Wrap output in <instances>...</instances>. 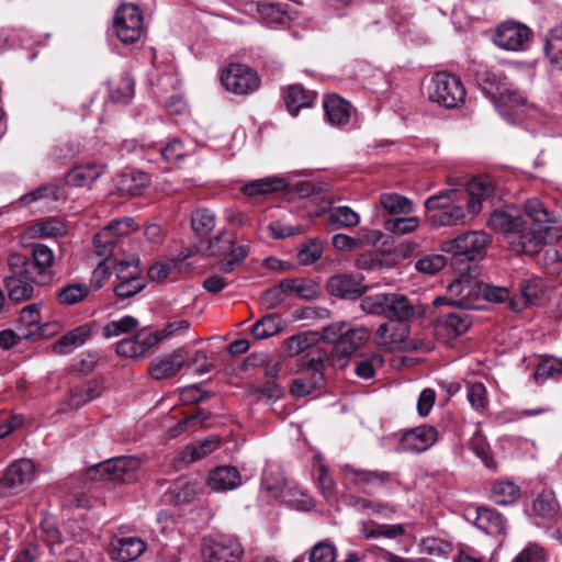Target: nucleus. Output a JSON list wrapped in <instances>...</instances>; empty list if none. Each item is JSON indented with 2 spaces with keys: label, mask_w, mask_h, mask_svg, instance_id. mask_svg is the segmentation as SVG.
<instances>
[{
  "label": "nucleus",
  "mask_w": 562,
  "mask_h": 562,
  "mask_svg": "<svg viewBox=\"0 0 562 562\" xmlns=\"http://www.w3.org/2000/svg\"><path fill=\"white\" fill-rule=\"evenodd\" d=\"M531 31L515 22H505L501 24L494 34V43L499 48L506 50H521L525 49L530 41Z\"/></svg>",
  "instance_id": "nucleus-18"
},
{
  "label": "nucleus",
  "mask_w": 562,
  "mask_h": 562,
  "mask_svg": "<svg viewBox=\"0 0 562 562\" xmlns=\"http://www.w3.org/2000/svg\"><path fill=\"white\" fill-rule=\"evenodd\" d=\"M533 378L537 383H559L562 381V359L543 355L538 357Z\"/></svg>",
  "instance_id": "nucleus-26"
},
{
  "label": "nucleus",
  "mask_w": 562,
  "mask_h": 562,
  "mask_svg": "<svg viewBox=\"0 0 562 562\" xmlns=\"http://www.w3.org/2000/svg\"><path fill=\"white\" fill-rule=\"evenodd\" d=\"M91 336V328L89 325L78 326L63 337H60L54 345L53 350L57 355H66L82 346Z\"/></svg>",
  "instance_id": "nucleus-31"
},
{
  "label": "nucleus",
  "mask_w": 562,
  "mask_h": 562,
  "mask_svg": "<svg viewBox=\"0 0 562 562\" xmlns=\"http://www.w3.org/2000/svg\"><path fill=\"white\" fill-rule=\"evenodd\" d=\"M100 395V389H70L66 405L70 409H76Z\"/></svg>",
  "instance_id": "nucleus-61"
},
{
  "label": "nucleus",
  "mask_w": 562,
  "mask_h": 562,
  "mask_svg": "<svg viewBox=\"0 0 562 562\" xmlns=\"http://www.w3.org/2000/svg\"><path fill=\"white\" fill-rule=\"evenodd\" d=\"M9 274L5 278V288L9 299L20 303L31 299L33 294V279L29 272V261L24 255L12 254L8 258Z\"/></svg>",
  "instance_id": "nucleus-6"
},
{
  "label": "nucleus",
  "mask_w": 562,
  "mask_h": 562,
  "mask_svg": "<svg viewBox=\"0 0 562 562\" xmlns=\"http://www.w3.org/2000/svg\"><path fill=\"white\" fill-rule=\"evenodd\" d=\"M380 203L390 214H409L413 212L412 202L397 193H383Z\"/></svg>",
  "instance_id": "nucleus-53"
},
{
  "label": "nucleus",
  "mask_w": 562,
  "mask_h": 562,
  "mask_svg": "<svg viewBox=\"0 0 562 562\" xmlns=\"http://www.w3.org/2000/svg\"><path fill=\"white\" fill-rule=\"evenodd\" d=\"M520 496V488L513 482L496 481L492 483L490 498L498 505L515 503Z\"/></svg>",
  "instance_id": "nucleus-42"
},
{
  "label": "nucleus",
  "mask_w": 562,
  "mask_h": 562,
  "mask_svg": "<svg viewBox=\"0 0 562 562\" xmlns=\"http://www.w3.org/2000/svg\"><path fill=\"white\" fill-rule=\"evenodd\" d=\"M259 15L268 23L281 24L286 20V13L281 4L262 2L258 4Z\"/></svg>",
  "instance_id": "nucleus-62"
},
{
  "label": "nucleus",
  "mask_w": 562,
  "mask_h": 562,
  "mask_svg": "<svg viewBox=\"0 0 562 562\" xmlns=\"http://www.w3.org/2000/svg\"><path fill=\"white\" fill-rule=\"evenodd\" d=\"M113 27L123 44L136 43L144 31L142 11L137 5L122 4L115 12Z\"/></svg>",
  "instance_id": "nucleus-11"
},
{
  "label": "nucleus",
  "mask_w": 562,
  "mask_h": 562,
  "mask_svg": "<svg viewBox=\"0 0 562 562\" xmlns=\"http://www.w3.org/2000/svg\"><path fill=\"white\" fill-rule=\"evenodd\" d=\"M104 170V165L97 162L78 165L66 173L65 181L68 186L86 187L97 180Z\"/></svg>",
  "instance_id": "nucleus-28"
},
{
  "label": "nucleus",
  "mask_w": 562,
  "mask_h": 562,
  "mask_svg": "<svg viewBox=\"0 0 562 562\" xmlns=\"http://www.w3.org/2000/svg\"><path fill=\"white\" fill-rule=\"evenodd\" d=\"M409 328L406 324L390 321L381 324L373 337L376 347L385 351H401L406 349L430 351L434 348L432 341L427 342L408 341Z\"/></svg>",
  "instance_id": "nucleus-4"
},
{
  "label": "nucleus",
  "mask_w": 562,
  "mask_h": 562,
  "mask_svg": "<svg viewBox=\"0 0 562 562\" xmlns=\"http://www.w3.org/2000/svg\"><path fill=\"white\" fill-rule=\"evenodd\" d=\"M469 315L464 311L441 316L437 323V331L447 339H453L464 334L470 327Z\"/></svg>",
  "instance_id": "nucleus-27"
},
{
  "label": "nucleus",
  "mask_w": 562,
  "mask_h": 562,
  "mask_svg": "<svg viewBox=\"0 0 562 562\" xmlns=\"http://www.w3.org/2000/svg\"><path fill=\"white\" fill-rule=\"evenodd\" d=\"M91 293V288L83 283H68L56 293V300L61 305H75L86 300Z\"/></svg>",
  "instance_id": "nucleus-45"
},
{
  "label": "nucleus",
  "mask_w": 562,
  "mask_h": 562,
  "mask_svg": "<svg viewBox=\"0 0 562 562\" xmlns=\"http://www.w3.org/2000/svg\"><path fill=\"white\" fill-rule=\"evenodd\" d=\"M324 110L328 121L336 126L347 124L351 117V105L337 94L326 98Z\"/></svg>",
  "instance_id": "nucleus-32"
},
{
  "label": "nucleus",
  "mask_w": 562,
  "mask_h": 562,
  "mask_svg": "<svg viewBox=\"0 0 562 562\" xmlns=\"http://www.w3.org/2000/svg\"><path fill=\"white\" fill-rule=\"evenodd\" d=\"M158 331L149 328H143L131 338L117 341L115 351L124 358L137 359L144 358L158 345Z\"/></svg>",
  "instance_id": "nucleus-12"
},
{
  "label": "nucleus",
  "mask_w": 562,
  "mask_h": 562,
  "mask_svg": "<svg viewBox=\"0 0 562 562\" xmlns=\"http://www.w3.org/2000/svg\"><path fill=\"white\" fill-rule=\"evenodd\" d=\"M419 226L418 217H398L387 220L384 223V228L395 235H406L415 232Z\"/></svg>",
  "instance_id": "nucleus-60"
},
{
  "label": "nucleus",
  "mask_w": 562,
  "mask_h": 562,
  "mask_svg": "<svg viewBox=\"0 0 562 562\" xmlns=\"http://www.w3.org/2000/svg\"><path fill=\"white\" fill-rule=\"evenodd\" d=\"M428 99L447 109H456L465 100V88L460 78L446 71L437 72L427 87Z\"/></svg>",
  "instance_id": "nucleus-5"
},
{
  "label": "nucleus",
  "mask_w": 562,
  "mask_h": 562,
  "mask_svg": "<svg viewBox=\"0 0 562 562\" xmlns=\"http://www.w3.org/2000/svg\"><path fill=\"white\" fill-rule=\"evenodd\" d=\"M137 469L138 461L135 458L117 457L99 463L90 470V473L99 475L102 480L127 482L134 479Z\"/></svg>",
  "instance_id": "nucleus-14"
},
{
  "label": "nucleus",
  "mask_w": 562,
  "mask_h": 562,
  "mask_svg": "<svg viewBox=\"0 0 562 562\" xmlns=\"http://www.w3.org/2000/svg\"><path fill=\"white\" fill-rule=\"evenodd\" d=\"M66 233V224L56 217L36 221L26 229V235L30 238H55L64 236Z\"/></svg>",
  "instance_id": "nucleus-33"
},
{
  "label": "nucleus",
  "mask_w": 562,
  "mask_h": 562,
  "mask_svg": "<svg viewBox=\"0 0 562 562\" xmlns=\"http://www.w3.org/2000/svg\"><path fill=\"white\" fill-rule=\"evenodd\" d=\"M476 80L484 93L494 100H497L509 89L507 78L503 74L490 69L477 71Z\"/></svg>",
  "instance_id": "nucleus-29"
},
{
  "label": "nucleus",
  "mask_w": 562,
  "mask_h": 562,
  "mask_svg": "<svg viewBox=\"0 0 562 562\" xmlns=\"http://www.w3.org/2000/svg\"><path fill=\"white\" fill-rule=\"evenodd\" d=\"M285 290L289 295H296L303 300H313L318 296V285L310 279H285Z\"/></svg>",
  "instance_id": "nucleus-51"
},
{
  "label": "nucleus",
  "mask_w": 562,
  "mask_h": 562,
  "mask_svg": "<svg viewBox=\"0 0 562 562\" xmlns=\"http://www.w3.org/2000/svg\"><path fill=\"white\" fill-rule=\"evenodd\" d=\"M220 443L221 439L218 436H210L198 445H189L183 449L181 460L184 463L199 461L215 451Z\"/></svg>",
  "instance_id": "nucleus-40"
},
{
  "label": "nucleus",
  "mask_w": 562,
  "mask_h": 562,
  "mask_svg": "<svg viewBox=\"0 0 562 562\" xmlns=\"http://www.w3.org/2000/svg\"><path fill=\"white\" fill-rule=\"evenodd\" d=\"M544 53L550 64L562 70V26L553 27L546 37Z\"/></svg>",
  "instance_id": "nucleus-44"
},
{
  "label": "nucleus",
  "mask_w": 562,
  "mask_h": 562,
  "mask_svg": "<svg viewBox=\"0 0 562 562\" xmlns=\"http://www.w3.org/2000/svg\"><path fill=\"white\" fill-rule=\"evenodd\" d=\"M315 98L314 91L306 90L299 83L291 85L283 90V101L292 116H296L300 110L312 106Z\"/></svg>",
  "instance_id": "nucleus-23"
},
{
  "label": "nucleus",
  "mask_w": 562,
  "mask_h": 562,
  "mask_svg": "<svg viewBox=\"0 0 562 562\" xmlns=\"http://www.w3.org/2000/svg\"><path fill=\"white\" fill-rule=\"evenodd\" d=\"M187 361V356L182 349L175 350L172 353L155 359L148 372L155 381H161L175 376Z\"/></svg>",
  "instance_id": "nucleus-21"
},
{
  "label": "nucleus",
  "mask_w": 562,
  "mask_h": 562,
  "mask_svg": "<svg viewBox=\"0 0 562 562\" xmlns=\"http://www.w3.org/2000/svg\"><path fill=\"white\" fill-rule=\"evenodd\" d=\"M532 514L541 521H552L559 514V504L552 492L539 494L532 502Z\"/></svg>",
  "instance_id": "nucleus-38"
},
{
  "label": "nucleus",
  "mask_w": 562,
  "mask_h": 562,
  "mask_svg": "<svg viewBox=\"0 0 562 562\" xmlns=\"http://www.w3.org/2000/svg\"><path fill=\"white\" fill-rule=\"evenodd\" d=\"M283 328V322L278 314H269L257 321L252 328L251 334L257 339L269 338Z\"/></svg>",
  "instance_id": "nucleus-49"
},
{
  "label": "nucleus",
  "mask_w": 562,
  "mask_h": 562,
  "mask_svg": "<svg viewBox=\"0 0 562 562\" xmlns=\"http://www.w3.org/2000/svg\"><path fill=\"white\" fill-rule=\"evenodd\" d=\"M405 533V529L402 525H386V524H363L361 528V535L364 539H374L379 537H385L394 539Z\"/></svg>",
  "instance_id": "nucleus-47"
},
{
  "label": "nucleus",
  "mask_w": 562,
  "mask_h": 562,
  "mask_svg": "<svg viewBox=\"0 0 562 562\" xmlns=\"http://www.w3.org/2000/svg\"><path fill=\"white\" fill-rule=\"evenodd\" d=\"M198 493L196 484L179 480L171 483L165 494L167 501L175 505H182L192 502Z\"/></svg>",
  "instance_id": "nucleus-39"
},
{
  "label": "nucleus",
  "mask_w": 562,
  "mask_h": 562,
  "mask_svg": "<svg viewBox=\"0 0 562 562\" xmlns=\"http://www.w3.org/2000/svg\"><path fill=\"white\" fill-rule=\"evenodd\" d=\"M488 243L490 236L486 233L468 232L457 238L442 241L440 249L453 255L457 260L465 258L473 261L485 255Z\"/></svg>",
  "instance_id": "nucleus-9"
},
{
  "label": "nucleus",
  "mask_w": 562,
  "mask_h": 562,
  "mask_svg": "<svg viewBox=\"0 0 562 562\" xmlns=\"http://www.w3.org/2000/svg\"><path fill=\"white\" fill-rule=\"evenodd\" d=\"M286 182L280 177H266L250 181L241 188V192L249 196L266 195L284 190Z\"/></svg>",
  "instance_id": "nucleus-37"
},
{
  "label": "nucleus",
  "mask_w": 562,
  "mask_h": 562,
  "mask_svg": "<svg viewBox=\"0 0 562 562\" xmlns=\"http://www.w3.org/2000/svg\"><path fill=\"white\" fill-rule=\"evenodd\" d=\"M261 487L271 497L279 498L284 496L286 482L281 472L266 470L261 479Z\"/></svg>",
  "instance_id": "nucleus-54"
},
{
  "label": "nucleus",
  "mask_w": 562,
  "mask_h": 562,
  "mask_svg": "<svg viewBox=\"0 0 562 562\" xmlns=\"http://www.w3.org/2000/svg\"><path fill=\"white\" fill-rule=\"evenodd\" d=\"M344 473L349 479L350 484L363 494H372L382 488L389 490L398 481L396 472L361 469L349 464L344 467Z\"/></svg>",
  "instance_id": "nucleus-7"
},
{
  "label": "nucleus",
  "mask_w": 562,
  "mask_h": 562,
  "mask_svg": "<svg viewBox=\"0 0 562 562\" xmlns=\"http://www.w3.org/2000/svg\"><path fill=\"white\" fill-rule=\"evenodd\" d=\"M243 554V546L233 537H220L203 548L205 562H240Z\"/></svg>",
  "instance_id": "nucleus-17"
},
{
  "label": "nucleus",
  "mask_w": 562,
  "mask_h": 562,
  "mask_svg": "<svg viewBox=\"0 0 562 562\" xmlns=\"http://www.w3.org/2000/svg\"><path fill=\"white\" fill-rule=\"evenodd\" d=\"M235 234L223 232L209 241V255L213 257H223L226 261L225 270L232 271L233 266L243 261L247 251L244 246L235 244Z\"/></svg>",
  "instance_id": "nucleus-16"
},
{
  "label": "nucleus",
  "mask_w": 562,
  "mask_h": 562,
  "mask_svg": "<svg viewBox=\"0 0 562 562\" xmlns=\"http://www.w3.org/2000/svg\"><path fill=\"white\" fill-rule=\"evenodd\" d=\"M34 476V462L30 459H20L9 465L1 480V485L8 488H16L31 483Z\"/></svg>",
  "instance_id": "nucleus-22"
},
{
  "label": "nucleus",
  "mask_w": 562,
  "mask_h": 562,
  "mask_svg": "<svg viewBox=\"0 0 562 562\" xmlns=\"http://www.w3.org/2000/svg\"><path fill=\"white\" fill-rule=\"evenodd\" d=\"M41 304H30L21 310L20 313V323L26 327H36L35 330H32L27 334L23 335L24 339H38L49 335L50 333L46 331V328L49 327L48 324L40 326L41 315H40Z\"/></svg>",
  "instance_id": "nucleus-35"
},
{
  "label": "nucleus",
  "mask_w": 562,
  "mask_h": 562,
  "mask_svg": "<svg viewBox=\"0 0 562 562\" xmlns=\"http://www.w3.org/2000/svg\"><path fill=\"white\" fill-rule=\"evenodd\" d=\"M241 483L240 474L235 467L222 465L210 471L207 485L216 492L231 491L238 487Z\"/></svg>",
  "instance_id": "nucleus-24"
},
{
  "label": "nucleus",
  "mask_w": 562,
  "mask_h": 562,
  "mask_svg": "<svg viewBox=\"0 0 562 562\" xmlns=\"http://www.w3.org/2000/svg\"><path fill=\"white\" fill-rule=\"evenodd\" d=\"M327 290L334 296L356 300L367 291V285L361 276L340 273L328 279Z\"/></svg>",
  "instance_id": "nucleus-19"
},
{
  "label": "nucleus",
  "mask_w": 562,
  "mask_h": 562,
  "mask_svg": "<svg viewBox=\"0 0 562 562\" xmlns=\"http://www.w3.org/2000/svg\"><path fill=\"white\" fill-rule=\"evenodd\" d=\"M447 265V260L442 255L430 254L419 258L415 262V269L424 274H436Z\"/></svg>",
  "instance_id": "nucleus-59"
},
{
  "label": "nucleus",
  "mask_w": 562,
  "mask_h": 562,
  "mask_svg": "<svg viewBox=\"0 0 562 562\" xmlns=\"http://www.w3.org/2000/svg\"><path fill=\"white\" fill-rule=\"evenodd\" d=\"M495 186L492 179L487 176L477 177L471 180L465 191H460V194H465L467 209L470 214H477L481 211L482 202L493 195Z\"/></svg>",
  "instance_id": "nucleus-20"
},
{
  "label": "nucleus",
  "mask_w": 562,
  "mask_h": 562,
  "mask_svg": "<svg viewBox=\"0 0 562 562\" xmlns=\"http://www.w3.org/2000/svg\"><path fill=\"white\" fill-rule=\"evenodd\" d=\"M345 502L348 506L359 512H371L372 514L384 515L394 513V508L389 503L372 501L360 496L347 495Z\"/></svg>",
  "instance_id": "nucleus-48"
},
{
  "label": "nucleus",
  "mask_w": 562,
  "mask_h": 562,
  "mask_svg": "<svg viewBox=\"0 0 562 562\" xmlns=\"http://www.w3.org/2000/svg\"><path fill=\"white\" fill-rule=\"evenodd\" d=\"M384 364V359L381 355L372 352L362 356L355 363V373L360 379H371L375 375V372L381 369Z\"/></svg>",
  "instance_id": "nucleus-50"
},
{
  "label": "nucleus",
  "mask_w": 562,
  "mask_h": 562,
  "mask_svg": "<svg viewBox=\"0 0 562 562\" xmlns=\"http://www.w3.org/2000/svg\"><path fill=\"white\" fill-rule=\"evenodd\" d=\"M135 82L132 77L125 75L117 81L109 83V95L113 102L127 104L134 97Z\"/></svg>",
  "instance_id": "nucleus-46"
},
{
  "label": "nucleus",
  "mask_w": 562,
  "mask_h": 562,
  "mask_svg": "<svg viewBox=\"0 0 562 562\" xmlns=\"http://www.w3.org/2000/svg\"><path fill=\"white\" fill-rule=\"evenodd\" d=\"M135 222L131 217L115 220L94 235L93 243L99 257L112 255L117 238L134 231Z\"/></svg>",
  "instance_id": "nucleus-15"
},
{
  "label": "nucleus",
  "mask_w": 562,
  "mask_h": 562,
  "mask_svg": "<svg viewBox=\"0 0 562 562\" xmlns=\"http://www.w3.org/2000/svg\"><path fill=\"white\" fill-rule=\"evenodd\" d=\"M482 269L477 263L469 265L457 279L447 286L450 304L462 310L482 307L483 281L480 279Z\"/></svg>",
  "instance_id": "nucleus-2"
},
{
  "label": "nucleus",
  "mask_w": 562,
  "mask_h": 562,
  "mask_svg": "<svg viewBox=\"0 0 562 562\" xmlns=\"http://www.w3.org/2000/svg\"><path fill=\"white\" fill-rule=\"evenodd\" d=\"M40 537L55 553V547L61 543V535L54 518L46 517L42 520Z\"/></svg>",
  "instance_id": "nucleus-58"
},
{
  "label": "nucleus",
  "mask_w": 562,
  "mask_h": 562,
  "mask_svg": "<svg viewBox=\"0 0 562 562\" xmlns=\"http://www.w3.org/2000/svg\"><path fill=\"white\" fill-rule=\"evenodd\" d=\"M438 440V430L430 425H422L402 432L397 452L420 453L432 447Z\"/></svg>",
  "instance_id": "nucleus-13"
},
{
  "label": "nucleus",
  "mask_w": 562,
  "mask_h": 562,
  "mask_svg": "<svg viewBox=\"0 0 562 562\" xmlns=\"http://www.w3.org/2000/svg\"><path fill=\"white\" fill-rule=\"evenodd\" d=\"M372 333L364 326L346 327L342 338L333 347L330 360L336 369H344L350 357L371 339Z\"/></svg>",
  "instance_id": "nucleus-10"
},
{
  "label": "nucleus",
  "mask_w": 562,
  "mask_h": 562,
  "mask_svg": "<svg viewBox=\"0 0 562 562\" xmlns=\"http://www.w3.org/2000/svg\"><path fill=\"white\" fill-rule=\"evenodd\" d=\"M117 282L144 280L138 265L134 261H121L115 266Z\"/></svg>",
  "instance_id": "nucleus-64"
},
{
  "label": "nucleus",
  "mask_w": 562,
  "mask_h": 562,
  "mask_svg": "<svg viewBox=\"0 0 562 562\" xmlns=\"http://www.w3.org/2000/svg\"><path fill=\"white\" fill-rule=\"evenodd\" d=\"M361 308L367 314L386 316L387 294L366 296L361 301Z\"/></svg>",
  "instance_id": "nucleus-63"
},
{
  "label": "nucleus",
  "mask_w": 562,
  "mask_h": 562,
  "mask_svg": "<svg viewBox=\"0 0 562 562\" xmlns=\"http://www.w3.org/2000/svg\"><path fill=\"white\" fill-rule=\"evenodd\" d=\"M32 257L37 273L44 279L43 282L49 281L53 277L52 267L55 260L53 250L43 244H35Z\"/></svg>",
  "instance_id": "nucleus-41"
},
{
  "label": "nucleus",
  "mask_w": 562,
  "mask_h": 562,
  "mask_svg": "<svg viewBox=\"0 0 562 562\" xmlns=\"http://www.w3.org/2000/svg\"><path fill=\"white\" fill-rule=\"evenodd\" d=\"M557 222V215L532 198L525 202L524 214L497 210L488 217L487 226L504 235L513 252L532 256L546 244L549 225Z\"/></svg>",
  "instance_id": "nucleus-1"
},
{
  "label": "nucleus",
  "mask_w": 562,
  "mask_h": 562,
  "mask_svg": "<svg viewBox=\"0 0 562 562\" xmlns=\"http://www.w3.org/2000/svg\"><path fill=\"white\" fill-rule=\"evenodd\" d=\"M222 87L236 95H248L256 92L261 85L260 77L251 67L233 63L222 70L220 76Z\"/></svg>",
  "instance_id": "nucleus-8"
},
{
  "label": "nucleus",
  "mask_w": 562,
  "mask_h": 562,
  "mask_svg": "<svg viewBox=\"0 0 562 562\" xmlns=\"http://www.w3.org/2000/svg\"><path fill=\"white\" fill-rule=\"evenodd\" d=\"M330 223L338 228L356 227L360 223V215L349 206H333L328 211Z\"/></svg>",
  "instance_id": "nucleus-52"
},
{
  "label": "nucleus",
  "mask_w": 562,
  "mask_h": 562,
  "mask_svg": "<svg viewBox=\"0 0 562 562\" xmlns=\"http://www.w3.org/2000/svg\"><path fill=\"white\" fill-rule=\"evenodd\" d=\"M146 550L145 542L135 537H126L117 540L113 546L112 557L121 562H130L136 560Z\"/></svg>",
  "instance_id": "nucleus-34"
},
{
  "label": "nucleus",
  "mask_w": 562,
  "mask_h": 562,
  "mask_svg": "<svg viewBox=\"0 0 562 562\" xmlns=\"http://www.w3.org/2000/svg\"><path fill=\"white\" fill-rule=\"evenodd\" d=\"M323 255V244L319 239L313 238L301 245L296 258L303 266H310L321 259Z\"/></svg>",
  "instance_id": "nucleus-57"
},
{
  "label": "nucleus",
  "mask_w": 562,
  "mask_h": 562,
  "mask_svg": "<svg viewBox=\"0 0 562 562\" xmlns=\"http://www.w3.org/2000/svg\"><path fill=\"white\" fill-rule=\"evenodd\" d=\"M465 194L452 189L425 201V207L430 212L429 220L435 227L452 226L464 222L465 213L462 203Z\"/></svg>",
  "instance_id": "nucleus-3"
},
{
  "label": "nucleus",
  "mask_w": 562,
  "mask_h": 562,
  "mask_svg": "<svg viewBox=\"0 0 562 562\" xmlns=\"http://www.w3.org/2000/svg\"><path fill=\"white\" fill-rule=\"evenodd\" d=\"M138 325V321L133 316H123L120 319L111 321L103 327V336L105 338L117 337L123 334L131 333Z\"/></svg>",
  "instance_id": "nucleus-56"
},
{
  "label": "nucleus",
  "mask_w": 562,
  "mask_h": 562,
  "mask_svg": "<svg viewBox=\"0 0 562 562\" xmlns=\"http://www.w3.org/2000/svg\"><path fill=\"white\" fill-rule=\"evenodd\" d=\"M150 177L143 171H131L122 175L119 180L117 189L122 193L137 195L149 184Z\"/></svg>",
  "instance_id": "nucleus-43"
},
{
  "label": "nucleus",
  "mask_w": 562,
  "mask_h": 562,
  "mask_svg": "<svg viewBox=\"0 0 562 562\" xmlns=\"http://www.w3.org/2000/svg\"><path fill=\"white\" fill-rule=\"evenodd\" d=\"M419 314L417 307L405 295L387 294L386 317L390 321L394 319L397 323L405 324Z\"/></svg>",
  "instance_id": "nucleus-25"
},
{
  "label": "nucleus",
  "mask_w": 562,
  "mask_h": 562,
  "mask_svg": "<svg viewBox=\"0 0 562 562\" xmlns=\"http://www.w3.org/2000/svg\"><path fill=\"white\" fill-rule=\"evenodd\" d=\"M215 214L207 209H198L191 215V226L200 236L211 233L215 227Z\"/></svg>",
  "instance_id": "nucleus-55"
},
{
  "label": "nucleus",
  "mask_w": 562,
  "mask_h": 562,
  "mask_svg": "<svg viewBox=\"0 0 562 562\" xmlns=\"http://www.w3.org/2000/svg\"><path fill=\"white\" fill-rule=\"evenodd\" d=\"M157 150L167 164L177 166L195 153V145L180 138H172Z\"/></svg>",
  "instance_id": "nucleus-30"
},
{
  "label": "nucleus",
  "mask_w": 562,
  "mask_h": 562,
  "mask_svg": "<svg viewBox=\"0 0 562 562\" xmlns=\"http://www.w3.org/2000/svg\"><path fill=\"white\" fill-rule=\"evenodd\" d=\"M475 526L488 535H501L505 531V518L494 509L477 507Z\"/></svg>",
  "instance_id": "nucleus-36"
}]
</instances>
